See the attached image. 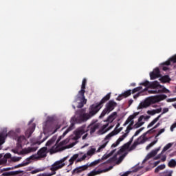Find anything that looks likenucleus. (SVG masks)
Listing matches in <instances>:
<instances>
[{"label":"nucleus","mask_w":176,"mask_h":176,"mask_svg":"<svg viewBox=\"0 0 176 176\" xmlns=\"http://www.w3.org/2000/svg\"><path fill=\"white\" fill-rule=\"evenodd\" d=\"M111 99V93L107 94L104 97L102 98V100L98 102L96 104H91L89 108V113H82L80 114V116L76 118L75 120L76 123H84V122H87L89 119H91L94 115L98 113L100 109L104 107V104L107 101H109Z\"/></svg>","instance_id":"1"},{"label":"nucleus","mask_w":176,"mask_h":176,"mask_svg":"<svg viewBox=\"0 0 176 176\" xmlns=\"http://www.w3.org/2000/svg\"><path fill=\"white\" fill-rule=\"evenodd\" d=\"M98 129H100V124L98 123L91 122L87 127H86V124H83L74 131L73 139L75 140H79V138H80L85 133H87V131H90L91 135L94 134L96 131L98 130Z\"/></svg>","instance_id":"2"},{"label":"nucleus","mask_w":176,"mask_h":176,"mask_svg":"<svg viewBox=\"0 0 176 176\" xmlns=\"http://www.w3.org/2000/svg\"><path fill=\"white\" fill-rule=\"evenodd\" d=\"M47 151V147H43L38 151L37 155L34 154L26 159V161H24L21 164H19L15 166V168H19V167H24L25 166H28L31 163V160H36L38 159H42L46 157L47 154L46 151Z\"/></svg>","instance_id":"3"},{"label":"nucleus","mask_w":176,"mask_h":176,"mask_svg":"<svg viewBox=\"0 0 176 176\" xmlns=\"http://www.w3.org/2000/svg\"><path fill=\"white\" fill-rule=\"evenodd\" d=\"M86 83H87V80L84 78L82 82L81 89L78 91L76 98V101H79L77 108H83L87 102V99L85 96V93H86Z\"/></svg>","instance_id":"4"},{"label":"nucleus","mask_w":176,"mask_h":176,"mask_svg":"<svg viewBox=\"0 0 176 176\" xmlns=\"http://www.w3.org/2000/svg\"><path fill=\"white\" fill-rule=\"evenodd\" d=\"M118 107V103L113 100H109L107 103L105 104V107L102 111L100 118H104L106 115H108V113H111L113 109H115Z\"/></svg>","instance_id":"5"},{"label":"nucleus","mask_w":176,"mask_h":176,"mask_svg":"<svg viewBox=\"0 0 176 176\" xmlns=\"http://www.w3.org/2000/svg\"><path fill=\"white\" fill-rule=\"evenodd\" d=\"M99 163H100V160H98L94 161L89 164H87L86 165L77 167L72 170V175H74L75 174H80V173H82V171H85V170H87L89 167H93L94 166H97V164H98Z\"/></svg>","instance_id":"6"},{"label":"nucleus","mask_w":176,"mask_h":176,"mask_svg":"<svg viewBox=\"0 0 176 176\" xmlns=\"http://www.w3.org/2000/svg\"><path fill=\"white\" fill-rule=\"evenodd\" d=\"M69 142V139H65L60 142L57 146H54L50 148V153H56L57 152H61L67 149V146H63V145H67Z\"/></svg>","instance_id":"7"},{"label":"nucleus","mask_w":176,"mask_h":176,"mask_svg":"<svg viewBox=\"0 0 176 176\" xmlns=\"http://www.w3.org/2000/svg\"><path fill=\"white\" fill-rule=\"evenodd\" d=\"M149 132H146L143 133L141 136H140L133 144L131 145V146L129 148V151H134L135 148H137L138 145H141V144H145L146 141H148V138L146 137V134H148Z\"/></svg>","instance_id":"8"},{"label":"nucleus","mask_w":176,"mask_h":176,"mask_svg":"<svg viewBox=\"0 0 176 176\" xmlns=\"http://www.w3.org/2000/svg\"><path fill=\"white\" fill-rule=\"evenodd\" d=\"M124 151H126L124 149V148L123 147V146L120 148V150H118V151L117 152L116 154H115L112 157H111L110 159H109L106 163L109 164V163H113V162H116V160H118V155H122V153H123V152H124Z\"/></svg>","instance_id":"9"},{"label":"nucleus","mask_w":176,"mask_h":176,"mask_svg":"<svg viewBox=\"0 0 176 176\" xmlns=\"http://www.w3.org/2000/svg\"><path fill=\"white\" fill-rule=\"evenodd\" d=\"M153 102V100L151 98L146 99L144 102H142L138 107V109H143V108H148Z\"/></svg>","instance_id":"10"},{"label":"nucleus","mask_w":176,"mask_h":176,"mask_svg":"<svg viewBox=\"0 0 176 176\" xmlns=\"http://www.w3.org/2000/svg\"><path fill=\"white\" fill-rule=\"evenodd\" d=\"M54 128V122H53V118H49L46 122L43 124V129L47 130H53Z\"/></svg>","instance_id":"11"},{"label":"nucleus","mask_w":176,"mask_h":176,"mask_svg":"<svg viewBox=\"0 0 176 176\" xmlns=\"http://www.w3.org/2000/svg\"><path fill=\"white\" fill-rule=\"evenodd\" d=\"M74 129H75V123L72 122L70 126L67 128V129L63 133L62 135H60L57 141H56V144H58V142H60V141H61V140H63V138H64L65 135H67V134H68L69 131H72V130H74Z\"/></svg>","instance_id":"12"},{"label":"nucleus","mask_w":176,"mask_h":176,"mask_svg":"<svg viewBox=\"0 0 176 176\" xmlns=\"http://www.w3.org/2000/svg\"><path fill=\"white\" fill-rule=\"evenodd\" d=\"M157 78H160V69H159V67L154 69L153 71L150 73V79L151 80H154V79H157Z\"/></svg>","instance_id":"13"},{"label":"nucleus","mask_w":176,"mask_h":176,"mask_svg":"<svg viewBox=\"0 0 176 176\" xmlns=\"http://www.w3.org/2000/svg\"><path fill=\"white\" fill-rule=\"evenodd\" d=\"M36 151H38V147L36 146L25 148L21 151V155H27L32 152H36Z\"/></svg>","instance_id":"14"},{"label":"nucleus","mask_w":176,"mask_h":176,"mask_svg":"<svg viewBox=\"0 0 176 176\" xmlns=\"http://www.w3.org/2000/svg\"><path fill=\"white\" fill-rule=\"evenodd\" d=\"M67 159H68V157H65L60 160L55 162L53 164L55 165L60 170L65 166V163H64V162H65Z\"/></svg>","instance_id":"15"},{"label":"nucleus","mask_w":176,"mask_h":176,"mask_svg":"<svg viewBox=\"0 0 176 176\" xmlns=\"http://www.w3.org/2000/svg\"><path fill=\"white\" fill-rule=\"evenodd\" d=\"M111 137H108V135L105 137L104 140L102 141V144L100 146V147L97 150V153L101 152L107 145H108V142H109V140H111Z\"/></svg>","instance_id":"16"},{"label":"nucleus","mask_w":176,"mask_h":176,"mask_svg":"<svg viewBox=\"0 0 176 176\" xmlns=\"http://www.w3.org/2000/svg\"><path fill=\"white\" fill-rule=\"evenodd\" d=\"M36 125L35 124H32L31 126L25 131V135L27 138H30L31 135H32V133H34L35 130Z\"/></svg>","instance_id":"17"},{"label":"nucleus","mask_w":176,"mask_h":176,"mask_svg":"<svg viewBox=\"0 0 176 176\" xmlns=\"http://www.w3.org/2000/svg\"><path fill=\"white\" fill-rule=\"evenodd\" d=\"M23 173H24V171L23 170L6 172V173H3L1 175V176H14V175H18V174H23Z\"/></svg>","instance_id":"18"},{"label":"nucleus","mask_w":176,"mask_h":176,"mask_svg":"<svg viewBox=\"0 0 176 176\" xmlns=\"http://www.w3.org/2000/svg\"><path fill=\"white\" fill-rule=\"evenodd\" d=\"M144 119H149V116L144 117V116H140L138 120V122L135 124L136 129L141 127L144 124V122H142Z\"/></svg>","instance_id":"19"},{"label":"nucleus","mask_w":176,"mask_h":176,"mask_svg":"<svg viewBox=\"0 0 176 176\" xmlns=\"http://www.w3.org/2000/svg\"><path fill=\"white\" fill-rule=\"evenodd\" d=\"M109 169H104V170H94L91 171L89 173H88V176H96L98 175V174H101L102 173H105L106 171H108Z\"/></svg>","instance_id":"20"},{"label":"nucleus","mask_w":176,"mask_h":176,"mask_svg":"<svg viewBox=\"0 0 176 176\" xmlns=\"http://www.w3.org/2000/svg\"><path fill=\"white\" fill-rule=\"evenodd\" d=\"M148 89H162V85L157 81H154L150 82L149 88Z\"/></svg>","instance_id":"21"},{"label":"nucleus","mask_w":176,"mask_h":176,"mask_svg":"<svg viewBox=\"0 0 176 176\" xmlns=\"http://www.w3.org/2000/svg\"><path fill=\"white\" fill-rule=\"evenodd\" d=\"M151 85V82L148 81V80H144V82L140 83V86H144V89H142V93H144V91H148V89L149 88V86Z\"/></svg>","instance_id":"22"},{"label":"nucleus","mask_w":176,"mask_h":176,"mask_svg":"<svg viewBox=\"0 0 176 176\" xmlns=\"http://www.w3.org/2000/svg\"><path fill=\"white\" fill-rule=\"evenodd\" d=\"M167 98L166 95H159L154 97L153 100L155 102H159L160 101H163V100H166Z\"/></svg>","instance_id":"23"},{"label":"nucleus","mask_w":176,"mask_h":176,"mask_svg":"<svg viewBox=\"0 0 176 176\" xmlns=\"http://www.w3.org/2000/svg\"><path fill=\"white\" fill-rule=\"evenodd\" d=\"M50 170H52V173L47 174V176L56 175V172L57 170H58L59 169L53 164L51 166Z\"/></svg>","instance_id":"24"},{"label":"nucleus","mask_w":176,"mask_h":176,"mask_svg":"<svg viewBox=\"0 0 176 176\" xmlns=\"http://www.w3.org/2000/svg\"><path fill=\"white\" fill-rule=\"evenodd\" d=\"M157 155V153L155 150L151 151L146 157L144 159V162H146V160H149L151 157H153Z\"/></svg>","instance_id":"25"},{"label":"nucleus","mask_w":176,"mask_h":176,"mask_svg":"<svg viewBox=\"0 0 176 176\" xmlns=\"http://www.w3.org/2000/svg\"><path fill=\"white\" fill-rule=\"evenodd\" d=\"M122 130H123V127H120L117 130H113V131H111L110 133L108 134L107 137H113V135H116L117 134H119V133H120V131H122Z\"/></svg>","instance_id":"26"},{"label":"nucleus","mask_w":176,"mask_h":176,"mask_svg":"<svg viewBox=\"0 0 176 176\" xmlns=\"http://www.w3.org/2000/svg\"><path fill=\"white\" fill-rule=\"evenodd\" d=\"M160 80L162 83H169V82L171 80V78H170V76L168 75L163 76L160 78Z\"/></svg>","instance_id":"27"},{"label":"nucleus","mask_w":176,"mask_h":176,"mask_svg":"<svg viewBox=\"0 0 176 176\" xmlns=\"http://www.w3.org/2000/svg\"><path fill=\"white\" fill-rule=\"evenodd\" d=\"M56 140H57V136L54 135L50 140H48L46 143V146H50L51 145H53L54 142H56Z\"/></svg>","instance_id":"28"},{"label":"nucleus","mask_w":176,"mask_h":176,"mask_svg":"<svg viewBox=\"0 0 176 176\" xmlns=\"http://www.w3.org/2000/svg\"><path fill=\"white\" fill-rule=\"evenodd\" d=\"M171 61L175 64L176 63V55L173 56L172 58H170L169 60H167L163 63V65H171Z\"/></svg>","instance_id":"29"},{"label":"nucleus","mask_w":176,"mask_h":176,"mask_svg":"<svg viewBox=\"0 0 176 176\" xmlns=\"http://www.w3.org/2000/svg\"><path fill=\"white\" fill-rule=\"evenodd\" d=\"M78 157H79V154H74L69 160V166H72L74 164V162H75V160H76V159H78Z\"/></svg>","instance_id":"30"},{"label":"nucleus","mask_w":176,"mask_h":176,"mask_svg":"<svg viewBox=\"0 0 176 176\" xmlns=\"http://www.w3.org/2000/svg\"><path fill=\"white\" fill-rule=\"evenodd\" d=\"M162 115L158 116L151 123H149L148 125L147 126L148 129H149V127H152V126L155 124L159 121V119H160Z\"/></svg>","instance_id":"31"},{"label":"nucleus","mask_w":176,"mask_h":176,"mask_svg":"<svg viewBox=\"0 0 176 176\" xmlns=\"http://www.w3.org/2000/svg\"><path fill=\"white\" fill-rule=\"evenodd\" d=\"M115 152H116V149L111 151L109 154L104 155L102 157V160H107V159H108V157H111V156H112Z\"/></svg>","instance_id":"32"},{"label":"nucleus","mask_w":176,"mask_h":176,"mask_svg":"<svg viewBox=\"0 0 176 176\" xmlns=\"http://www.w3.org/2000/svg\"><path fill=\"white\" fill-rule=\"evenodd\" d=\"M25 140V138L24 136H20L18 138V143H17L18 148H23V146L21 145V142Z\"/></svg>","instance_id":"33"},{"label":"nucleus","mask_w":176,"mask_h":176,"mask_svg":"<svg viewBox=\"0 0 176 176\" xmlns=\"http://www.w3.org/2000/svg\"><path fill=\"white\" fill-rule=\"evenodd\" d=\"M173 170H165L160 173V176H173Z\"/></svg>","instance_id":"34"},{"label":"nucleus","mask_w":176,"mask_h":176,"mask_svg":"<svg viewBox=\"0 0 176 176\" xmlns=\"http://www.w3.org/2000/svg\"><path fill=\"white\" fill-rule=\"evenodd\" d=\"M168 167L170 168H174L176 166V161L174 159H172L169 161L168 164Z\"/></svg>","instance_id":"35"},{"label":"nucleus","mask_w":176,"mask_h":176,"mask_svg":"<svg viewBox=\"0 0 176 176\" xmlns=\"http://www.w3.org/2000/svg\"><path fill=\"white\" fill-rule=\"evenodd\" d=\"M164 168H166V164H161L155 169V173H157L159 171L164 170Z\"/></svg>","instance_id":"36"},{"label":"nucleus","mask_w":176,"mask_h":176,"mask_svg":"<svg viewBox=\"0 0 176 176\" xmlns=\"http://www.w3.org/2000/svg\"><path fill=\"white\" fill-rule=\"evenodd\" d=\"M132 142H133V138H131L127 143L124 144L122 146V147H124L125 150L129 149V148H130V146L131 145Z\"/></svg>","instance_id":"37"},{"label":"nucleus","mask_w":176,"mask_h":176,"mask_svg":"<svg viewBox=\"0 0 176 176\" xmlns=\"http://www.w3.org/2000/svg\"><path fill=\"white\" fill-rule=\"evenodd\" d=\"M131 94H133L131 89H129V90L126 91L125 92H124L122 94V96L124 97V98H126V97H130V96H131Z\"/></svg>","instance_id":"38"},{"label":"nucleus","mask_w":176,"mask_h":176,"mask_svg":"<svg viewBox=\"0 0 176 176\" xmlns=\"http://www.w3.org/2000/svg\"><path fill=\"white\" fill-rule=\"evenodd\" d=\"M134 119V116L133 115L129 116V118H127V120L124 123L123 126H127L130 123V122L133 121Z\"/></svg>","instance_id":"39"},{"label":"nucleus","mask_w":176,"mask_h":176,"mask_svg":"<svg viewBox=\"0 0 176 176\" xmlns=\"http://www.w3.org/2000/svg\"><path fill=\"white\" fill-rule=\"evenodd\" d=\"M171 146H173V143H168V144H166L162 151V153H164V152H166V151H168V149H170V148H171Z\"/></svg>","instance_id":"40"},{"label":"nucleus","mask_w":176,"mask_h":176,"mask_svg":"<svg viewBox=\"0 0 176 176\" xmlns=\"http://www.w3.org/2000/svg\"><path fill=\"white\" fill-rule=\"evenodd\" d=\"M41 171H45V168H38L30 172V174H36L41 173Z\"/></svg>","instance_id":"41"},{"label":"nucleus","mask_w":176,"mask_h":176,"mask_svg":"<svg viewBox=\"0 0 176 176\" xmlns=\"http://www.w3.org/2000/svg\"><path fill=\"white\" fill-rule=\"evenodd\" d=\"M95 153H96V148H91L87 151V156H93V155H94Z\"/></svg>","instance_id":"42"},{"label":"nucleus","mask_w":176,"mask_h":176,"mask_svg":"<svg viewBox=\"0 0 176 176\" xmlns=\"http://www.w3.org/2000/svg\"><path fill=\"white\" fill-rule=\"evenodd\" d=\"M157 143V139L156 140H154L153 142H152L151 143H150L146 146V151H148V149H151V148H152V146H153V145H155Z\"/></svg>","instance_id":"43"},{"label":"nucleus","mask_w":176,"mask_h":176,"mask_svg":"<svg viewBox=\"0 0 176 176\" xmlns=\"http://www.w3.org/2000/svg\"><path fill=\"white\" fill-rule=\"evenodd\" d=\"M158 89L159 93H170V90L167 89L166 87L162 86V88H159Z\"/></svg>","instance_id":"44"},{"label":"nucleus","mask_w":176,"mask_h":176,"mask_svg":"<svg viewBox=\"0 0 176 176\" xmlns=\"http://www.w3.org/2000/svg\"><path fill=\"white\" fill-rule=\"evenodd\" d=\"M159 126H160V122H157L155 126L153 128H152L151 129L148 131V133H155L156 131V130H155V129H157V127H159Z\"/></svg>","instance_id":"45"},{"label":"nucleus","mask_w":176,"mask_h":176,"mask_svg":"<svg viewBox=\"0 0 176 176\" xmlns=\"http://www.w3.org/2000/svg\"><path fill=\"white\" fill-rule=\"evenodd\" d=\"M141 90H142V86L135 87L132 90V94H135V93H137L138 91H141Z\"/></svg>","instance_id":"46"},{"label":"nucleus","mask_w":176,"mask_h":176,"mask_svg":"<svg viewBox=\"0 0 176 176\" xmlns=\"http://www.w3.org/2000/svg\"><path fill=\"white\" fill-rule=\"evenodd\" d=\"M126 137H127V134H123L117 140V142L120 144V142H122V141H123Z\"/></svg>","instance_id":"47"},{"label":"nucleus","mask_w":176,"mask_h":176,"mask_svg":"<svg viewBox=\"0 0 176 176\" xmlns=\"http://www.w3.org/2000/svg\"><path fill=\"white\" fill-rule=\"evenodd\" d=\"M166 131V129L164 128V129H160L158 133H157V135H155V138H157V137H159V135H160L161 134H163V133H164Z\"/></svg>","instance_id":"48"},{"label":"nucleus","mask_w":176,"mask_h":176,"mask_svg":"<svg viewBox=\"0 0 176 176\" xmlns=\"http://www.w3.org/2000/svg\"><path fill=\"white\" fill-rule=\"evenodd\" d=\"M142 130H144V128H140V129H138L135 134L133 135V136L132 137L133 140H134V137H137V135H138V134H140V133H141V131H142Z\"/></svg>","instance_id":"49"},{"label":"nucleus","mask_w":176,"mask_h":176,"mask_svg":"<svg viewBox=\"0 0 176 176\" xmlns=\"http://www.w3.org/2000/svg\"><path fill=\"white\" fill-rule=\"evenodd\" d=\"M87 157V156L86 155V154H85L84 155H82V157L81 158L78 159L76 162H77V163L83 162V160H85Z\"/></svg>","instance_id":"50"},{"label":"nucleus","mask_w":176,"mask_h":176,"mask_svg":"<svg viewBox=\"0 0 176 176\" xmlns=\"http://www.w3.org/2000/svg\"><path fill=\"white\" fill-rule=\"evenodd\" d=\"M148 93H149L150 94H159V89L148 90Z\"/></svg>","instance_id":"51"},{"label":"nucleus","mask_w":176,"mask_h":176,"mask_svg":"<svg viewBox=\"0 0 176 176\" xmlns=\"http://www.w3.org/2000/svg\"><path fill=\"white\" fill-rule=\"evenodd\" d=\"M123 98H124V96H123V94H122L121 95H119L116 98V100H117V101H122V100H123Z\"/></svg>","instance_id":"52"},{"label":"nucleus","mask_w":176,"mask_h":176,"mask_svg":"<svg viewBox=\"0 0 176 176\" xmlns=\"http://www.w3.org/2000/svg\"><path fill=\"white\" fill-rule=\"evenodd\" d=\"M110 116L115 120L116 119V116H118V113L116 111H114L110 115Z\"/></svg>","instance_id":"53"},{"label":"nucleus","mask_w":176,"mask_h":176,"mask_svg":"<svg viewBox=\"0 0 176 176\" xmlns=\"http://www.w3.org/2000/svg\"><path fill=\"white\" fill-rule=\"evenodd\" d=\"M114 120L115 119L111 117V116H109L107 119V122H109V123H112Z\"/></svg>","instance_id":"54"},{"label":"nucleus","mask_w":176,"mask_h":176,"mask_svg":"<svg viewBox=\"0 0 176 176\" xmlns=\"http://www.w3.org/2000/svg\"><path fill=\"white\" fill-rule=\"evenodd\" d=\"M147 113L148 114V115H151V116H153V115H156V111H155V110H153V111H147Z\"/></svg>","instance_id":"55"},{"label":"nucleus","mask_w":176,"mask_h":176,"mask_svg":"<svg viewBox=\"0 0 176 176\" xmlns=\"http://www.w3.org/2000/svg\"><path fill=\"white\" fill-rule=\"evenodd\" d=\"M16 167H17V166L12 168H3L2 171H9V170H13V168H16Z\"/></svg>","instance_id":"56"},{"label":"nucleus","mask_w":176,"mask_h":176,"mask_svg":"<svg viewBox=\"0 0 176 176\" xmlns=\"http://www.w3.org/2000/svg\"><path fill=\"white\" fill-rule=\"evenodd\" d=\"M4 157H5V159H10V157H12V154H10V153H6V154H5V155H4Z\"/></svg>","instance_id":"57"},{"label":"nucleus","mask_w":176,"mask_h":176,"mask_svg":"<svg viewBox=\"0 0 176 176\" xmlns=\"http://www.w3.org/2000/svg\"><path fill=\"white\" fill-rule=\"evenodd\" d=\"M176 127V122L173 123L170 126V131H174V129Z\"/></svg>","instance_id":"58"},{"label":"nucleus","mask_w":176,"mask_h":176,"mask_svg":"<svg viewBox=\"0 0 176 176\" xmlns=\"http://www.w3.org/2000/svg\"><path fill=\"white\" fill-rule=\"evenodd\" d=\"M120 143L118 142V141L116 142V143H113L111 145V148H116L118 146V145H119Z\"/></svg>","instance_id":"59"},{"label":"nucleus","mask_w":176,"mask_h":176,"mask_svg":"<svg viewBox=\"0 0 176 176\" xmlns=\"http://www.w3.org/2000/svg\"><path fill=\"white\" fill-rule=\"evenodd\" d=\"M141 93L142 92H139L138 94H136L135 95L133 96V98H138V97H140L141 96Z\"/></svg>","instance_id":"60"},{"label":"nucleus","mask_w":176,"mask_h":176,"mask_svg":"<svg viewBox=\"0 0 176 176\" xmlns=\"http://www.w3.org/2000/svg\"><path fill=\"white\" fill-rule=\"evenodd\" d=\"M167 112H168V108H164L162 114L163 113H167Z\"/></svg>","instance_id":"61"},{"label":"nucleus","mask_w":176,"mask_h":176,"mask_svg":"<svg viewBox=\"0 0 176 176\" xmlns=\"http://www.w3.org/2000/svg\"><path fill=\"white\" fill-rule=\"evenodd\" d=\"M155 111V113H160V112H162V108L157 109Z\"/></svg>","instance_id":"62"},{"label":"nucleus","mask_w":176,"mask_h":176,"mask_svg":"<svg viewBox=\"0 0 176 176\" xmlns=\"http://www.w3.org/2000/svg\"><path fill=\"white\" fill-rule=\"evenodd\" d=\"M160 164V161H157V162H154V167H156V166H157Z\"/></svg>","instance_id":"63"},{"label":"nucleus","mask_w":176,"mask_h":176,"mask_svg":"<svg viewBox=\"0 0 176 176\" xmlns=\"http://www.w3.org/2000/svg\"><path fill=\"white\" fill-rule=\"evenodd\" d=\"M167 101H168V102H173L175 101V99H174V98L168 99Z\"/></svg>","instance_id":"64"}]
</instances>
